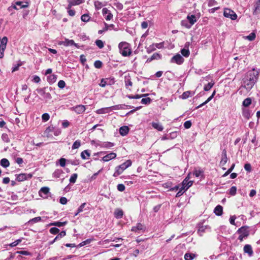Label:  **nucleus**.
Wrapping results in <instances>:
<instances>
[{
    "instance_id": "nucleus-1",
    "label": "nucleus",
    "mask_w": 260,
    "mask_h": 260,
    "mask_svg": "<svg viewBox=\"0 0 260 260\" xmlns=\"http://www.w3.org/2000/svg\"><path fill=\"white\" fill-rule=\"evenodd\" d=\"M258 74V72L254 69L249 71L243 79L241 87L246 88L247 90H250L256 82Z\"/></svg>"
},
{
    "instance_id": "nucleus-2",
    "label": "nucleus",
    "mask_w": 260,
    "mask_h": 260,
    "mask_svg": "<svg viewBox=\"0 0 260 260\" xmlns=\"http://www.w3.org/2000/svg\"><path fill=\"white\" fill-rule=\"evenodd\" d=\"M120 53L123 56H129L132 54L131 45L126 42H121L118 44Z\"/></svg>"
},
{
    "instance_id": "nucleus-3",
    "label": "nucleus",
    "mask_w": 260,
    "mask_h": 260,
    "mask_svg": "<svg viewBox=\"0 0 260 260\" xmlns=\"http://www.w3.org/2000/svg\"><path fill=\"white\" fill-rule=\"evenodd\" d=\"M132 165V162L130 160H127L121 165L116 167L115 169V172L113 174L114 177H117L128 167Z\"/></svg>"
},
{
    "instance_id": "nucleus-4",
    "label": "nucleus",
    "mask_w": 260,
    "mask_h": 260,
    "mask_svg": "<svg viewBox=\"0 0 260 260\" xmlns=\"http://www.w3.org/2000/svg\"><path fill=\"white\" fill-rule=\"evenodd\" d=\"M238 232L239 234L238 239L241 241H242L244 238L247 237L249 234L248 228L246 226H243L240 228L238 230Z\"/></svg>"
},
{
    "instance_id": "nucleus-5",
    "label": "nucleus",
    "mask_w": 260,
    "mask_h": 260,
    "mask_svg": "<svg viewBox=\"0 0 260 260\" xmlns=\"http://www.w3.org/2000/svg\"><path fill=\"white\" fill-rule=\"evenodd\" d=\"M28 7V4L27 2H20L18 1L16 2L14 5L12 6L11 7H10L8 8L9 11H10L12 8L16 9V10H19L22 8H25Z\"/></svg>"
},
{
    "instance_id": "nucleus-6",
    "label": "nucleus",
    "mask_w": 260,
    "mask_h": 260,
    "mask_svg": "<svg viewBox=\"0 0 260 260\" xmlns=\"http://www.w3.org/2000/svg\"><path fill=\"white\" fill-rule=\"evenodd\" d=\"M189 175L183 180L181 183V187L184 190H187L193 184L192 181H189Z\"/></svg>"
},
{
    "instance_id": "nucleus-7",
    "label": "nucleus",
    "mask_w": 260,
    "mask_h": 260,
    "mask_svg": "<svg viewBox=\"0 0 260 260\" xmlns=\"http://www.w3.org/2000/svg\"><path fill=\"white\" fill-rule=\"evenodd\" d=\"M223 15L225 17L230 18L233 20H236L237 17L235 12L230 9H225Z\"/></svg>"
},
{
    "instance_id": "nucleus-8",
    "label": "nucleus",
    "mask_w": 260,
    "mask_h": 260,
    "mask_svg": "<svg viewBox=\"0 0 260 260\" xmlns=\"http://www.w3.org/2000/svg\"><path fill=\"white\" fill-rule=\"evenodd\" d=\"M32 177L31 174L21 173L16 175V180L21 182L30 179Z\"/></svg>"
},
{
    "instance_id": "nucleus-9",
    "label": "nucleus",
    "mask_w": 260,
    "mask_h": 260,
    "mask_svg": "<svg viewBox=\"0 0 260 260\" xmlns=\"http://www.w3.org/2000/svg\"><path fill=\"white\" fill-rule=\"evenodd\" d=\"M59 45H63L64 46H74L77 48H79V46L78 44L75 43L73 40H69L66 39L63 41H60L58 43Z\"/></svg>"
},
{
    "instance_id": "nucleus-10",
    "label": "nucleus",
    "mask_w": 260,
    "mask_h": 260,
    "mask_svg": "<svg viewBox=\"0 0 260 260\" xmlns=\"http://www.w3.org/2000/svg\"><path fill=\"white\" fill-rule=\"evenodd\" d=\"M184 58L181 55L179 54L174 55L171 59V62L176 63L178 64H182Z\"/></svg>"
},
{
    "instance_id": "nucleus-11",
    "label": "nucleus",
    "mask_w": 260,
    "mask_h": 260,
    "mask_svg": "<svg viewBox=\"0 0 260 260\" xmlns=\"http://www.w3.org/2000/svg\"><path fill=\"white\" fill-rule=\"evenodd\" d=\"M102 13L103 15L105 16V19L107 21L110 20L113 18L112 14L107 8H104L103 9Z\"/></svg>"
},
{
    "instance_id": "nucleus-12",
    "label": "nucleus",
    "mask_w": 260,
    "mask_h": 260,
    "mask_svg": "<svg viewBox=\"0 0 260 260\" xmlns=\"http://www.w3.org/2000/svg\"><path fill=\"white\" fill-rule=\"evenodd\" d=\"M73 110H74L76 113L79 114H82L85 112L86 110V108L84 106L82 105H79L74 107L72 108Z\"/></svg>"
},
{
    "instance_id": "nucleus-13",
    "label": "nucleus",
    "mask_w": 260,
    "mask_h": 260,
    "mask_svg": "<svg viewBox=\"0 0 260 260\" xmlns=\"http://www.w3.org/2000/svg\"><path fill=\"white\" fill-rule=\"evenodd\" d=\"M116 156L117 155L115 153L111 152L103 157V158H102V160L104 162H107L110 160L115 158Z\"/></svg>"
},
{
    "instance_id": "nucleus-14",
    "label": "nucleus",
    "mask_w": 260,
    "mask_h": 260,
    "mask_svg": "<svg viewBox=\"0 0 260 260\" xmlns=\"http://www.w3.org/2000/svg\"><path fill=\"white\" fill-rule=\"evenodd\" d=\"M69 5L67 7V9H69L73 6L79 5L84 2V0H68Z\"/></svg>"
},
{
    "instance_id": "nucleus-15",
    "label": "nucleus",
    "mask_w": 260,
    "mask_h": 260,
    "mask_svg": "<svg viewBox=\"0 0 260 260\" xmlns=\"http://www.w3.org/2000/svg\"><path fill=\"white\" fill-rule=\"evenodd\" d=\"M210 227L207 225H204L203 224H199L198 233L200 236H202L203 233L205 232L206 230H209Z\"/></svg>"
},
{
    "instance_id": "nucleus-16",
    "label": "nucleus",
    "mask_w": 260,
    "mask_h": 260,
    "mask_svg": "<svg viewBox=\"0 0 260 260\" xmlns=\"http://www.w3.org/2000/svg\"><path fill=\"white\" fill-rule=\"evenodd\" d=\"M49 192V188L48 187H43L41 188L39 192V193L41 197L46 198Z\"/></svg>"
},
{
    "instance_id": "nucleus-17",
    "label": "nucleus",
    "mask_w": 260,
    "mask_h": 260,
    "mask_svg": "<svg viewBox=\"0 0 260 260\" xmlns=\"http://www.w3.org/2000/svg\"><path fill=\"white\" fill-rule=\"evenodd\" d=\"M228 161V157L226 155V151L225 149H224L222 152L221 154V159L220 162V165L222 167H223Z\"/></svg>"
},
{
    "instance_id": "nucleus-18",
    "label": "nucleus",
    "mask_w": 260,
    "mask_h": 260,
    "mask_svg": "<svg viewBox=\"0 0 260 260\" xmlns=\"http://www.w3.org/2000/svg\"><path fill=\"white\" fill-rule=\"evenodd\" d=\"M243 250L244 253H247L249 256L253 255V251L252 247L249 244H246L244 246Z\"/></svg>"
},
{
    "instance_id": "nucleus-19",
    "label": "nucleus",
    "mask_w": 260,
    "mask_h": 260,
    "mask_svg": "<svg viewBox=\"0 0 260 260\" xmlns=\"http://www.w3.org/2000/svg\"><path fill=\"white\" fill-rule=\"evenodd\" d=\"M144 226L140 223H139L137 224L136 226H133L132 228V231L135 232H139V231H144L145 230Z\"/></svg>"
},
{
    "instance_id": "nucleus-20",
    "label": "nucleus",
    "mask_w": 260,
    "mask_h": 260,
    "mask_svg": "<svg viewBox=\"0 0 260 260\" xmlns=\"http://www.w3.org/2000/svg\"><path fill=\"white\" fill-rule=\"evenodd\" d=\"M112 111L111 109V107L103 108L100 109H98L96 111V113L98 114H106L109 113L110 111Z\"/></svg>"
},
{
    "instance_id": "nucleus-21",
    "label": "nucleus",
    "mask_w": 260,
    "mask_h": 260,
    "mask_svg": "<svg viewBox=\"0 0 260 260\" xmlns=\"http://www.w3.org/2000/svg\"><path fill=\"white\" fill-rule=\"evenodd\" d=\"M161 58V55L158 53H154L150 57L148 58L147 59L146 62H149L152 61L153 60H159Z\"/></svg>"
},
{
    "instance_id": "nucleus-22",
    "label": "nucleus",
    "mask_w": 260,
    "mask_h": 260,
    "mask_svg": "<svg viewBox=\"0 0 260 260\" xmlns=\"http://www.w3.org/2000/svg\"><path fill=\"white\" fill-rule=\"evenodd\" d=\"M128 132L129 128L127 126H123L119 128V133L122 136H126Z\"/></svg>"
},
{
    "instance_id": "nucleus-23",
    "label": "nucleus",
    "mask_w": 260,
    "mask_h": 260,
    "mask_svg": "<svg viewBox=\"0 0 260 260\" xmlns=\"http://www.w3.org/2000/svg\"><path fill=\"white\" fill-rule=\"evenodd\" d=\"M187 21H189V23L192 25L194 24L197 21L196 17L194 15H188L187 16Z\"/></svg>"
},
{
    "instance_id": "nucleus-24",
    "label": "nucleus",
    "mask_w": 260,
    "mask_h": 260,
    "mask_svg": "<svg viewBox=\"0 0 260 260\" xmlns=\"http://www.w3.org/2000/svg\"><path fill=\"white\" fill-rule=\"evenodd\" d=\"M0 48L6 49L8 42V38L6 37H4L2 39H0Z\"/></svg>"
},
{
    "instance_id": "nucleus-25",
    "label": "nucleus",
    "mask_w": 260,
    "mask_h": 260,
    "mask_svg": "<svg viewBox=\"0 0 260 260\" xmlns=\"http://www.w3.org/2000/svg\"><path fill=\"white\" fill-rule=\"evenodd\" d=\"M222 207L220 205H218L215 208L214 212L216 215L220 216L222 214Z\"/></svg>"
},
{
    "instance_id": "nucleus-26",
    "label": "nucleus",
    "mask_w": 260,
    "mask_h": 260,
    "mask_svg": "<svg viewBox=\"0 0 260 260\" xmlns=\"http://www.w3.org/2000/svg\"><path fill=\"white\" fill-rule=\"evenodd\" d=\"M152 126L154 128L158 130V131H162L164 129L162 125L159 122H153L152 123Z\"/></svg>"
},
{
    "instance_id": "nucleus-27",
    "label": "nucleus",
    "mask_w": 260,
    "mask_h": 260,
    "mask_svg": "<svg viewBox=\"0 0 260 260\" xmlns=\"http://www.w3.org/2000/svg\"><path fill=\"white\" fill-rule=\"evenodd\" d=\"M102 148H109L114 146V144L110 142H104L100 145Z\"/></svg>"
},
{
    "instance_id": "nucleus-28",
    "label": "nucleus",
    "mask_w": 260,
    "mask_h": 260,
    "mask_svg": "<svg viewBox=\"0 0 260 260\" xmlns=\"http://www.w3.org/2000/svg\"><path fill=\"white\" fill-rule=\"evenodd\" d=\"M127 107H128V106L126 105L125 104L117 105L111 106V109H112V110L124 109H126Z\"/></svg>"
},
{
    "instance_id": "nucleus-29",
    "label": "nucleus",
    "mask_w": 260,
    "mask_h": 260,
    "mask_svg": "<svg viewBox=\"0 0 260 260\" xmlns=\"http://www.w3.org/2000/svg\"><path fill=\"white\" fill-rule=\"evenodd\" d=\"M57 80V75L52 74L47 77V81L52 84L54 83Z\"/></svg>"
},
{
    "instance_id": "nucleus-30",
    "label": "nucleus",
    "mask_w": 260,
    "mask_h": 260,
    "mask_svg": "<svg viewBox=\"0 0 260 260\" xmlns=\"http://www.w3.org/2000/svg\"><path fill=\"white\" fill-rule=\"evenodd\" d=\"M123 212L122 210L117 209L114 211V216L116 218H121L122 217Z\"/></svg>"
},
{
    "instance_id": "nucleus-31",
    "label": "nucleus",
    "mask_w": 260,
    "mask_h": 260,
    "mask_svg": "<svg viewBox=\"0 0 260 260\" xmlns=\"http://www.w3.org/2000/svg\"><path fill=\"white\" fill-rule=\"evenodd\" d=\"M256 38V35L255 33L254 32H252L249 34V35L244 37V38L246 40H248L249 41H252L255 40Z\"/></svg>"
},
{
    "instance_id": "nucleus-32",
    "label": "nucleus",
    "mask_w": 260,
    "mask_h": 260,
    "mask_svg": "<svg viewBox=\"0 0 260 260\" xmlns=\"http://www.w3.org/2000/svg\"><path fill=\"white\" fill-rule=\"evenodd\" d=\"M90 156V153L87 150H84L81 153V157L83 159H87Z\"/></svg>"
},
{
    "instance_id": "nucleus-33",
    "label": "nucleus",
    "mask_w": 260,
    "mask_h": 260,
    "mask_svg": "<svg viewBox=\"0 0 260 260\" xmlns=\"http://www.w3.org/2000/svg\"><path fill=\"white\" fill-rule=\"evenodd\" d=\"M253 14L257 16L260 15V4H256Z\"/></svg>"
},
{
    "instance_id": "nucleus-34",
    "label": "nucleus",
    "mask_w": 260,
    "mask_h": 260,
    "mask_svg": "<svg viewBox=\"0 0 260 260\" xmlns=\"http://www.w3.org/2000/svg\"><path fill=\"white\" fill-rule=\"evenodd\" d=\"M196 256V255L193 253H186L184 255V259L185 260H192Z\"/></svg>"
},
{
    "instance_id": "nucleus-35",
    "label": "nucleus",
    "mask_w": 260,
    "mask_h": 260,
    "mask_svg": "<svg viewBox=\"0 0 260 260\" xmlns=\"http://www.w3.org/2000/svg\"><path fill=\"white\" fill-rule=\"evenodd\" d=\"M1 165L4 168H7L9 166L10 163L7 159L3 158L1 161Z\"/></svg>"
},
{
    "instance_id": "nucleus-36",
    "label": "nucleus",
    "mask_w": 260,
    "mask_h": 260,
    "mask_svg": "<svg viewBox=\"0 0 260 260\" xmlns=\"http://www.w3.org/2000/svg\"><path fill=\"white\" fill-rule=\"evenodd\" d=\"M251 104V99L250 98L245 99L242 103V105L244 107H248Z\"/></svg>"
},
{
    "instance_id": "nucleus-37",
    "label": "nucleus",
    "mask_w": 260,
    "mask_h": 260,
    "mask_svg": "<svg viewBox=\"0 0 260 260\" xmlns=\"http://www.w3.org/2000/svg\"><path fill=\"white\" fill-rule=\"evenodd\" d=\"M63 173V171L60 169H56L53 174V176L54 178H59L60 175Z\"/></svg>"
},
{
    "instance_id": "nucleus-38",
    "label": "nucleus",
    "mask_w": 260,
    "mask_h": 260,
    "mask_svg": "<svg viewBox=\"0 0 260 260\" xmlns=\"http://www.w3.org/2000/svg\"><path fill=\"white\" fill-rule=\"evenodd\" d=\"M193 94V93H191V92L190 91H187L184 92L182 93V94L181 95V98L182 99H186Z\"/></svg>"
},
{
    "instance_id": "nucleus-39",
    "label": "nucleus",
    "mask_w": 260,
    "mask_h": 260,
    "mask_svg": "<svg viewBox=\"0 0 260 260\" xmlns=\"http://www.w3.org/2000/svg\"><path fill=\"white\" fill-rule=\"evenodd\" d=\"M181 53L184 57H188L190 54V52L188 48H183L181 49Z\"/></svg>"
},
{
    "instance_id": "nucleus-40",
    "label": "nucleus",
    "mask_w": 260,
    "mask_h": 260,
    "mask_svg": "<svg viewBox=\"0 0 260 260\" xmlns=\"http://www.w3.org/2000/svg\"><path fill=\"white\" fill-rule=\"evenodd\" d=\"M214 82L213 81H211L209 82L207 85H205L204 89L205 91H208L214 85Z\"/></svg>"
},
{
    "instance_id": "nucleus-41",
    "label": "nucleus",
    "mask_w": 260,
    "mask_h": 260,
    "mask_svg": "<svg viewBox=\"0 0 260 260\" xmlns=\"http://www.w3.org/2000/svg\"><path fill=\"white\" fill-rule=\"evenodd\" d=\"M81 146V141L79 140H76L74 143H73L72 148V149H78Z\"/></svg>"
},
{
    "instance_id": "nucleus-42",
    "label": "nucleus",
    "mask_w": 260,
    "mask_h": 260,
    "mask_svg": "<svg viewBox=\"0 0 260 260\" xmlns=\"http://www.w3.org/2000/svg\"><path fill=\"white\" fill-rule=\"evenodd\" d=\"M86 204L85 203H84L80 205V206L78 208L77 212L75 214V216H77L79 213L82 212L83 211V209L84 208Z\"/></svg>"
},
{
    "instance_id": "nucleus-43",
    "label": "nucleus",
    "mask_w": 260,
    "mask_h": 260,
    "mask_svg": "<svg viewBox=\"0 0 260 260\" xmlns=\"http://www.w3.org/2000/svg\"><path fill=\"white\" fill-rule=\"evenodd\" d=\"M181 25L187 28H190L192 26L191 24L188 23V21L186 20H184L181 21Z\"/></svg>"
},
{
    "instance_id": "nucleus-44",
    "label": "nucleus",
    "mask_w": 260,
    "mask_h": 260,
    "mask_svg": "<svg viewBox=\"0 0 260 260\" xmlns=\"http://www.w3.org/2000/svg\"><path fill=\"white\" fill-rule=\"evenodd\" d=\"M66 223H67L66 222L57 221V222H54L51 223L50 224L52 225H55V226H57L58 227H60V226H62L66 225Z\"/></svg>"
},
{
    "instance_id": "nucleus-45",
    "label": "nucleus",
    "mask_w": 260,
    "mask_h": 260,
    "mask_svg": "<svg viewBox=\"0 0 260 260\" xmlns=\"http://www.w3.org/2000/svg\"><path fill=\"white\" fill-rule=\"evenodd\" d=\"M77 177H78V175L77 174L75 173V174H72L70 178V183H75L76 182Z\"/></svg>"
},
{
    "instance_id": "nucleus-46",
    "label": "nucleus",
    "mask_w": 260,
    "mask_h": 260,
    "mask_svg": "<svg viewBox=\"0 0 260 260\" xmlns=\"http://www.w3.org/2000/svg\"><path fill=\"white\" fill-rule=\"evenodd\" d=\"M155 46L154 45V44H152V45H150L148 47L146 48V51L148 53H150L152 51L155 50Z\"/></svg>"
},
{
    "instance_id": "nucleus-47",
    "label": "nucleus",
    "mask_w": 260,
    "mask_h": 260,
    "mask_svg": "<svg viewBox=\"0 0 260 260\" xmlns=\"http://www.w3.org/2000/svg\"><path fill=\"white\" fill-rule=\"evenodd\" d=\"M90 17L87 14H83L81 17V19L82 21L87 22L89 20Z\"/></svg>"
},
{
    "instance_id": "nucleus-48",
    "label": "nucleus",
    "mask_w": 260,
    "mask_h": 260,
    "mask_svg": "<svg viewBox=\"0 0 260 260\" xmlns=\"http://www.w3.org/2000/svg\"><path fill=\"white\" fill-rule=\"evenodd\" d=\"M2 139L3 141L6 143H9L10 142V139L8 137V135L6 134H3L2 135Z\"/></svg>"
},
{
    "instance_id": "nucleus-49",
    "label": "nucleus",
    "mask_w": 260,
    "mask_h": 260,
    "mask_svg": "<svg viewBox=\"0 0 260 260\" xmlns=\"http://www.w3.org/2000/svg\"><path fill=\"white\" fill-rule=\"evenodd\" d=\"M67 159L66 158H60L59 160H58V162L59 164V165L61 167H65L66 166V161H67Z\"/></svg>"
},
{
    "instance_id": "nucleus-50",
    "label": "nucleus",
    "mask_w": 260,
    "mask_h": 260,
    "mask_svg": "<svg viewBox=\"0 0 260 260\" xmlns=\"http://www.w3.org/2000/svg\"><path fill=\"white\" fill-rule=\"evenodd\" d=\"M151 101V99L150 98H143L141 100V103L143 104L147 105L150 104Z\"/></svg>"
},
{
    "instance_id": "nucleus-51",
    "label": "nucleus",
    "mask_w": 260,
    "mask_h": 260,
    "mask_svg": "<svg viewBox=\"0 0 260 260\" xmlns=\"http://www.w3.org/2000/svg\"><path fill=\"white\" fill-rule=\"evenodd\" d=\"M108 85H111L114 84L115 80L114 78H106Z\"/></svg>"
},
{
    "instance_id": "nucleus-52",
    "label": "nucleus",
    "mask_w": 260,
    "mask_h": 260,
    "mask_svg": "<svg viewBox=\"0 0 260 260\" xmlns=\"http://www.w3.org/2000/svg\"><path fill=\"white\" fill-rule=\"evenodd\" d=\"M95 44L100 49L103 48L104 47V43L101 40H97L95 41Z\"/></svg>"
},
{
    "instance_id": "nucleus-53",
    "label": "nucleus",
    "mask_w": 260,
    "mask_h": 260,
    "mask_svg": "<svg viewBox=\"0 0 260 260\" xmlns=\"http://www.w3.org/2000/svg\"><path fill=\"white\" fill-rule=\"evenodd\" d=\"M94 7L96 10H99L103 7V4L100 2L96 1L94 2Z\"/></svg>"
},
{
    "instance_id": "nucleus-54",
    "label": "nucleus",
    "mask_w": 260,
    "mask_h": 260,
    "mask_svg": "<svg viewBox=\"0 0 260 260\" xmlns=\"http://www.w3.org/2000/svg\"><path fill=\"white\" fill-rule=\"evenodd\" d=\"M22 241V239H19L11 243L9 246L13 247L18 245Z\"/></svg>"
},
{
    "instance_id": "nucleus-55",
    "label": "nucleus",
    "mask_w": 260,
    "mask_h": 260,
    "mask_svg": "<svg viewBox=\"0 0 260 260\" xmlns=\"http://www.w3.org/2000/svg\"><path fill=\"white\" fill-rule=\"evenodd\" d=\"M49 118H50V116L47 113H44L42 116V119L43 121H44L45 122L47 121L49 119Z\"/></svg>"
},
{
    "instance_id": "nucleus-56",
    "label": "nucleus",
    "mask_w": 260,
    "mask_h": 260,
    "mask_svg": "<svg viewBox=\"0 0 260 260\" xmlns=\"http://www.w3.org/2000/svg\"><path fill=\"white\" fill-rule=\"evenodd\" d=\"M237 188L236 186H232L229 191V193L232 196H234L236 193Z\"/></svg>"
},
{
    "instance_id": "nucleus-57",
    "label": "nucleus",
    "mask_w": 260,
    "mask_h": 260,
    "mask_svg": "<svg viewBox=\"0 0 260 260\" xmlns=\"http://www.w3.org/2000/svg\"><path fill=\"white\" fill-rule=\"evenodd\" d=\"M66 235L65 231H61L60 233H59V234L55 238V240H57L61 239V238L65 236Z\"/></svg>"
},
{
    "instance_id": "nucleus-58",
    "label": "nucleus",
    "mask_w": 260,
    "mask_h": 260,
    "mask_svg": "<svg viewBox=\"0 0 260 260\" xmlns=\"http://www.w3.org/2000/svg\"><path fill=\"white\" fill-rule=\"evenodd\" d=\"M50 232L52 234H57L59 233V230L56 228H52L49 230Z\"/></svg>"
},
{
    "instance_id": "nucleus-59",
    "label": "nucleus",
    "mask_w": 260,
    "mask_h": 260,
    "mask_svg": "<svg viewBox=\"0 0 260 260\" xmlns=\"http://www.w3.org/2000/svg\"><path fill=\"white\" fill-rule=\"evenodd\" d=\"M53 129V127L49 126L45 131L44 134L47 137H49V133L51 132Z\"/></svg>"
},
{
    "instance_id": "nucleus-60",
    "label": "nucleus",
    "mask_w": 260,
    "mask_h": 260,
    "mask_svg": "<svg viewBox=\"0 0 260 260\" xmlns=\"http://www.w3.org/2000/svg\"><path fill=\"white\" fill-rule=\"evenodd\" d=\"M57 85L59 88L62 89L63 88L66 86V83L63 80H59L58 82Z\"/></svg>"
},
{
    "instance_id": "nucleus-61",
    "label": "nucleus",
    "mask_w": 260,
    "mask_h": 260,
    "mask_svg": "<svg viewBox=\"0 0 260 260\" xmlns=\"http://www.w3.org/2000/svg\"><path fill=\"white\" fill-rule=\"evenodd\" d=\"M155 46V49L156 48L161 49L164 47V42H161L159 43H153Z\"/></svg>"
},
{
    "instance_id": "nucleus-62",
    "label": "nucleus",
    "mask_w": 260,
    "mask_h": 260,
    "mask_svg": "<svg viewBox=\"0 0 260 260\" xmlns=\"http://www.w3.org/2000/svg\"><path fill=\"white\" fill-rule=\"evenodd\" d=\"M94 67L97 69H100L102 66V62L100 60H96L94 63Z\"/></svg>"
},
{
    "instance_id": "nucleus-63",
    "label": "nucleus",
    "mask_w": 260,
    "mask_h": 260,
    "mask_svg": "<svg viewBox=\"0 0 260 260\" xmlns=\"http://www.w3.org/2000/svg\"><path fill=\"white\" fill-rule=\"evenodd\" d=\"M117 188L119 191H123L125 190V186L123 184H119L117 186Z\"/></svg>"
},
{
    "instance_id": "nucleus-64",
    "label": "nucleus",
    "mask_w": 260,
    "mask_h": 260,
    "mask_svg": "<svg viewBox=\"0 0 260 260\" xmlns=\"http://www.w3.org/2000/svg\"><path fill=\"white\" fill-rule=\"evenodd\" d=\"M183 125H184V127L185 128L188 129V128H189L191 127V122L189 120L186 121L184 123Z\"/></svg>"
}]
</instances>
